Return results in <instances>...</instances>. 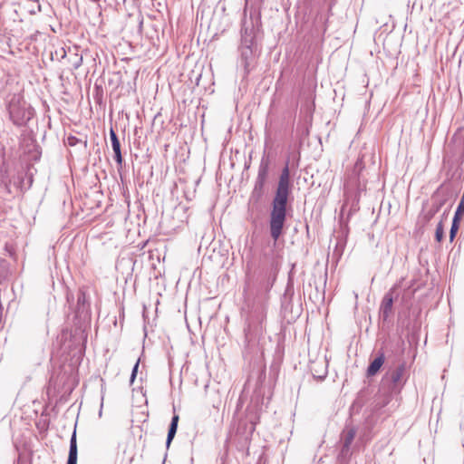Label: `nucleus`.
Listing matches in <instances>:
<instances>
[{"label":"nucleus","mask_w":464,"mask_h":464,"mask_svg":"<svg viewBox=\"0 0 464 464\" xmlns=\"http://www.w3.org/2000/svg\"><path fill=\"white\" fill-rule=\"evenodd\" d=\"M393 304V297L388 293L384 295L382 304H381V313L382 314L383 319H387L392 313Z\"/></svg>","instance_id":"8"},{"label":"nucleus","mask_w":464,"mask_h":464,"mask_svg":"<svg viewBox=\"0 0 464 464\" xmlns=\"http://www.w3.org/2000/svg\"><path fill=\"white\" fill-rule=\"evenodd\" d=\"M72 69L76 70L82 64V56L77 53H73V56L69 59Z\"/></svg>","instance_id":"13"},{"label":"nucleus","mask_w":464,"mask_h":464,"mask_svg":"<svg viewBox=\"0 0 464 464\" xmlns=\"http://www.w3.org/2000/svg\"><path fill=\"white\" fill-rule=\"evenodd\" d=\"M461 218H453L450 231V241H453L455 238V236L457 234V231L459 229V223Z\"/></svg>","instance_id":"14"},{"label":"nucleus","mask_w":464,"mask_h":464,"mask_svg":"<svg viewBox=\"0 0 464 464\" xmlns=\"http://www.w3.org/2000/svg\"><path fill=\"white\" fill-rule=\"evenodd\" d=\"M385 361V356L383 353H380L378 356L370 363L367 369V375L373 376L375 375L382 366Z\"/></svg>","instance_id":"7"},{"label":"nucleus","mask_w":464,"mask_h":464,"mask_svg":"<svg viewBox=\"0 0 464 464\" xmlns=\"http://www.w3.org/2000/svg\"><path fill=\"white\" fill-rule=\"evenodd\" d=\"M258 31L259 26L252 17L243 19L238 50L240 53V63L246 72H249L250 66L255 61Z\"/></svg>","instance_id":"3"},{"label":"nucleus","mask_w":464,"mask_h":464,"mask_svg":"<svg viewBox=\"0 0 464 464\" xmlns=\"http://www.w3.org/2000/svg\"><path fill=\"white\" fill-rule=\"evenodd\" d=\"M268 294H257L253 299H248L242 314L246 316V339L254 342L263 335L266 328Z\"/></svg>","instance_id":"1"},{"label":"nucleus","mask_w":464,"mask_h":464,"mask_svg":"<svg viewBox=\"0 0 464 464\" xmlns=\"http://www.w3.org/2000/svg\"><path fill=\"white\" fill-rule=\"evenodd\" d=\"M102 401H103V397L102 398ZM102 406H103V403L102 402V403H101V409L102 408ZM101 414H102V410L100 411V415H101Z\"/></svg>","instance_id":"21"},{"label":"nucleus","mask_w":464,"mask_h":464,"mask_svg":"<svg viewBox=\"0 0 464 464\" xmlns=\"http://www.w3.org/2000/svg\"><path fill=\"white\" fill-rule=\"evenodd\" d=\"M405 372V363L399 364L396 368L386 372L382 379L383 383H388L389 389L392 392L399 391L403 383V375Z\"/></svg>","instance_id":"4"},{"label":"nucleus","mask_w":464,"mask_h":464,"mask_svg":"<svg viewBox=\"0 0 464 464\" xmlns=\"http://www.w3.org/2000/svg\"><path fill=\"white\" fill-rule=\"evenodd\" d=\"M289 168L286 165L280 175L276 196L272 202L269 227L272 238L276 241L283 232L286 219V204L289 194Z\"/></svg>","instance_id":"2"},{"label":"nucleus","mask_w":464,"mask_h":464,"mask_svg":"<svg viewBox=\"0 0 464 464\" xmlns=\"http://www.w3.org/2000/svg\"><path fill=\"white\" fill-rule=\"evenodd\" d=\"M356 435V430L352 426H346L342 434L343 440V452L348 450Z\"/></svg>","instance_id":"6"},{"label":"nucleus","mask_w":464,"mask_h":464,"mask_svg":"<svg viewBox=\"0 0 464 464\" xmlns=\"http://www.w3.org/2000/svg\"><path fill=\"white\" fill-rule=\"evenodd\" d=\"M179 419V415H177V414L173 415V417L171 419V422H170V425L169 428L167 440H166L167 448L169 447L173 438L175 437V434H176L177 429H178Z\"/></svg>","instance_id":"11"},{"label":"nucleus","mask_w":464,"mask_h":464,"mask_svg":"<svg viewBox=\"0 0 464 464\" xmlns=\"http://www.w3.org/2000/svg\"><path fill=\"white\" fill-rule=\"evenodd\" d=\"M464 215V192L456 209L454 217L457 218H462Z\"/></svg>","instance_id":"15"},{"label":"nucleus","mask_w":464,"mask_h":464,"mask_svg":"<svg viewBox=\"0 0 464 464\" xmlns=\"http://www.w3.org/2000/svg\"><path fill=\"white\" fill-rule=\"evenodd\" d=\"M266 179L256 177L254 187L265 189Z\"/></svg>","instance_id":"18"},{"label":"nucleus","mask_w":464,"mask_h":464,"mask_svg":"<svg viewBox=\"0 0 464 464\" xmlns=\"http://www.w3.org/2000/svg\"><path fill=\"white\" fill-rule=\"evenodd\" d=\"M110 139L111 141L112 150L114 151V159H115L116 162L118 163V165H121L122 164V155H121V143H120V140L118 139L116 132L114 131V130L112 128L110 130Z\"/></svg>","instance_id":"5"},{"label":"nucleus","mask_w":464,"mask_h":464,"mask_svg":"<svg viewBox=\"0 0 464 464\" xmlns=\"http://www.w3.org/2000/svg\"><path fill=\"white\" fill-rule=\"evenodd\" d=\"M85 303H86V295L83 291H80L79 294H78V297H77V305H78V309L81 310V309H84V305H85Z\"/></svg>","instance_id":"17"},{"label":"nucleus","mask_w":464,"mask_h":464,"mask_svg":"<svg viewBox=\"0 0 464 464\" xmlns=\"http://www.w3.org/2000/svg\"><path fill=\"white\" fill-rule=\"evenodd\" d=\"M67 464H77V441L74 430L70 440V449Z\"/></svg>","instance_id":"9"},{"label":"nucleus","mask_w":464,"mask_h":464,"mask_svg":"<svg viewBox=\"0 0 464 464\" xmlns=\"http://www.w3.org/2000/svg\"><path fill=\"white\" fill-rule=\"evenodd\" d=\"M269 166H270V160H269L268 156L264 154L260 160L256 177L266 179L267 176H268Z\"/></svg>","instance_id":"10"},{"label":"nucleus","mask_w":464,"mask_h":464,"mask_svg":"<svg viewBox=\"0 0 464 464\" xmlns=\"http://www.w3.org/2000/svg\"><path fill=\"white\" fill-rule=\"evenodd\" d=\"M264 194L265 189L254 187L249 198V202L252 204H258L261 201Z\"/></svg>","instance_id":"12"},{"label":"nucleus","mask_w":464,"mask_h":464,"mask_svg":"<svg viewBox=\"0 0 464 464\" xmlns=\"http://www.w3.org/2000/svg\"><path fill=\"white\" fill-rule=\"evenodd\" d=\"M140 360L136 362V363L133 366L131 375H130V382L132 383L136 378L138 368H139Z\"/></svg>","instance_id":"19"},{"label":"nucleus","mask_w":464,"mask_h":464,"mask_svg":"<svg viewBox=\"0 0 464 464\" xmlns=\"http://www.w3.org/2000/svg\"><path fill=\"white\" fill-rule=\"evenodd\" d=\"M66 53H67L66 51L63 48H62L61 49V57L62 58H65L66 57Z\"/></svg>","instance_id":"20"},{"label":"nucleus","mask_w":464,"mask_h":464,"mask_svg":"<svg viewBox=\"0 0 464 464\" xmlns=\"http://www.w3.org/2000/svg\"><path fill=\"white\" fill-rule=\"evenodd\" d=\"M444 236V227L442 221L439 222L436 227L435 238L438 242H440Z\"/></svg>","instance_id":"16"}]
</instances>
